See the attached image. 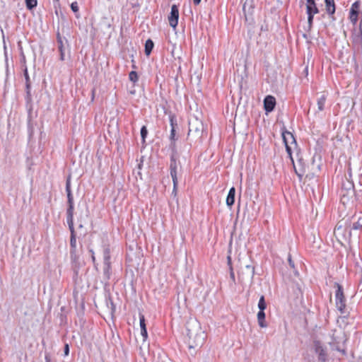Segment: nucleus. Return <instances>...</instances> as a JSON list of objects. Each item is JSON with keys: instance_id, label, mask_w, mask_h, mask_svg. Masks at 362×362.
<instances>
[{"instance_id": "obj_1", "label": "nucleus", "mask_w": 362, "mask_h": 362, "mask_svg": "<svg viewBox=\"0 0 362 362\" xmlns=\"http://www.w3.org/2000/svg\"><path fill=\"white\" fill-rule=\"evenodd\" d=\"M186 334L189 348H195L203 344L204 332L202 331L201 326L197 322H187Z\"/></svg>"}, {"instance_id": "obj_2", "label": "nucleus", "mask_w": 362, "mask_h": 362, "mask_svg": "<svg viewBox=\"0 0 362 362\" xmlns=\"http://www.w3.org/2000/svg\"><path fill=\"white\" fill-rule=\"evenodd\" d=\"M282 137L284 140V143L286 146V152L291 159L292 163H293V158L292 157V151L293 149L296 148L297 144L296 139L290 132L284 131L282 132Z\"/></svg>"}, {"instance_id": "obj_3", "label": "nucleus", "mask_w": 362, "mask_h": 362, "mask_svg": "<svg viewBox=\"0 0 362 362\" xmlns=\"http://www.w3.org/2000/svg\"><path fill=\"white\" fill-rule=\"evenodd\" d=\"M306 13L308 15V23L309 28H311L313 23L314 16L319 13L315 0H306Z\"/></svg>"}, {"instance_id": "obj_4", "label": "nucleus", "mask_w": 362, "mask_h": 362, "mask_svg": "<svg viewBox=\"0 0 362 362\" xmlns=\"http://www.w3.org/2000/svg\"><path fill=\"white\" fill-rule=\"evenodd\" d=\"M336 306L339 311L343 314L346 309V300L343 289L339 284H337V289L335 294Z\"/></svg>"}, {"instance_id": "obj_5", "label": "nucleus", "mask_w": 362, "mask_h": 362, "mask_svg": "<svg viewBox=\"0 0 362 362\" xmlns=\"http://www.w3.org/2000/svg\"><path fill=\"white\" fill-rule=\"evenodd\" d=\"M170 175L172 177L173 182V192L176 194L177 193V162L175 158L172 156L170 159Z\"/></svg>"}, {"instance_id": "obj_6", "label": "nucleus", "mask_w": 362, "mask_h": 362, "mask_svg": "<svg viewBox=\"0 0 362 362\" xmlns=\"http://www.w3.org/2000/svg\"><path fill=\"white\" fill-rule=\"evenodd\" d=\"M168 18L170 25L173 28H176L179 19V8L177 5L173 4L171 6V11Z\"/></svg>"}, {"instance_id": "obj_7", "label": "nucleus", "mask_w": 362, "mask_h": 362, "mask_svg": "<svg viewBox=\"0 0 362 362\" xmlns=\"http://www.w3.org/2000/svg\"><path fill=\"white\" fill-rule=\"evenodd\" d=\"M361 8V2L359 1H355L351 7L349 19L354 23H356L358 21L359 10Z\"/></svg>"}, {"instance_id": "obj_8", "label": "nucleus", "mask_w": 362, "mask_h": 362, "mask_svg": "<svg viewBox=\"0 0 362 362\" xmlns=\"http://www.w3.org/2000/svg\"><path fill=\"white\" fill-rule=\"evenodd\" d=\"M314 348L316 354H318V359L321 362H325L327 361V353L325 349L322 347L320 341H314Z\"/></svg>"}, {"instance_id": "obj_9", "label": "nucleus", "mask_w": 362, "mask_h": 362, "mask_svg": "<svg viewBox=\"0 0 362 362\" xmlns=\"http://www.w3.org/2000/svg\"><path fill=\"white\" fill-rule=\"evenodd\" d=\"M276 105V99L272 95H267L264 99V107L267 112H272Z\"/></svg>"}, {"instance_id": "obj_10", "label": "nucleus", "mask_w": 362, "mask_h": 362, "mask_svg": "<svg viewBox=\"0 0 362 362\" xmlns=\"http://www.w3.org/2000/svg\"><path fill=\"white\" fill-rule=\"evenodd\" d=\"M69 207L66 211V221L74 220V198L71 193L67 194Z\"/></svg>"}, {"instance_id": "obj_11", "label": "nucleus", "mask_w": 362, "mask_h": 362, "mask_svg": "<svg viewBox=\"0 0 362 362\" xmlns=\"http://www.w3.org/2000/svg\"><path fill=\"white\" fill-rule=\"evenodd\" d=\"M66 221L69 226V230L71 232L70 245L72 249L75 250L76 248V232L74 230V220Z\"/></svg>"}, {"instance_id": "obj_12", "label": "nucleus", "mask_w": 362, "mask_h": 362, "mask_svg": "<svg viewBox=\"0 0 362 362\" xmlns=\"http://www.w3.org/2000/svg\"><path fill=\"white\" fill-rule=\"evenodd\" d=\"M292 164H293V169H294L296 174L298 175L299 179L301 180L306 171L305 170V165L304 162L303 161L302 159L298 160V168H297L296 167L294 163Z\"/></svg>"}, {"instance_id": "obj_13", "label": "nucleus", "mask_w": 362, "mask_h": 362, "mask_svg": "<svg viewBox=\"0 0 362 362\" xmlns=\"http://www.w3.org/2000/svg\"><path fill=\"white\" fill-rule=\"evenodd\" d=\"M139 321H140V327H141V334L144 337V340H146L148 338V332L146 329V325L145 322V317L143 314H139Z\"/></svg>"}, {"instance_id": "obj_14", "label": "nucleus", "mask_w": 362, "mask_h": 362, "mask_svg": "<svg viewBox=\"0 0 362 362\" xmlns=\"http://www.w3.org/2000/svg\"><path fill=\"white\" fill-rule=\"evenodd\" d=\"M235 194V189L234 187H233L230 189L228 196L226 197V204L228 206H231L234 204Z\"/></svg>"}, {"instance_id": "obj_15", "label": "nucleus", "mask_w": 362, "mask_h": 362, "mask_svg": "<svg viewBox=\"0 0 362 362\" xmlns=\"http://www.w3.org/2000/svg\"><path fill=\"white\" fill-rule=\"evenodd\" d=\"M345 230L344 227L342 225L337 224L334 228V235L339 240L340 238L344 237V232Z\"/></svg>"}, {"instance_id": "obj_16", "label": "nucleus", "mask_w": 362, "mask_h": 362, "mask_svg": "<svg viewBox=\"0 0 362 362\" xmlns=\"http://www.w3.org/2000/svg\"><path fill=\"white\" fill-rule=\"evenodd\" d=\"M257 321L258 325L260 327L264 328L267 326L266 321H265V313L264 311L259 310L257 313Z\"/></svg>"}, {"instance_id": "obj_17", "label": "nucleus", "mask_w": 362, "mask_h": 362, "mask_svg": "<svg viewBox=\"0 0 362 362\" xmlns=\"http://www.w3.org/2000/svg\"><path fill=\"white\" fill-rule=\"evenodd\" d=\"M326 10L329 14H334L335 12L334 0H325Z\"/></svg>"}, {"instance_id": "obj_18", "label": "nucleus", "mask_w": 362, "mask_h": 362, "mask_svg": "<svg viewBox=\"0 0 362 362\" xmlns=\"http://www.w3.org/2000/svg\"><path fill=\"white\" fill-rule=\"evenodd\" d=\"M327 100V96L325 95H322L317 100V108L319 111H322L325 108V105Z\"/></svg>"}, {"instance_id": "obj_19", "label": "nucleus", "mask_w": 362, "mask_h": 362, "mask_svg": "<svg viewBox=\"0 0 362 362\" xmlns=\"http://www.w3.org/2000/svg\"><path fill=\"white\" fill-rule=\"evenodd\" d=\"M153 46H154V44H153V42L151 40V39H148L145 42V54L148 56L153 48Z\"/></svg>"}, {"instance_id": "obj_20", "label": "nucleus", "mask_w": 362, "mask_h": 362, "mask_svg": "<svg viewBox=\"0 0 362 362\" xmlns=\"http://www.w3.org/2000/svg\"><path fill=\"white\" fill-rule=\"evenodd\" d=\"M26 8L28 10H32L35 7L37 6V0H25Z\"/></svg>"}, {"instance_id": "obj_21", "label": "nucleus", "mask_w": 362, "mask_h": 362, "mask_svg": "<svg viewBox=\"0 0 362 362\" xmlns=\"http://www.w3.org/2000/svg\"><path fill=\"white\" fill-rule=\"evenodd\" d=\"M258 308H259V310H262V311H264V310L267 308V304H266L264 296H262L259 298V302H258Z\"/></svg>"}, {"instance_id": "obj_22", "label": "nucleus", "mask_w": 362, "mask_h": 362, "mask_svg": "<svg viewBox=\"0 0 362 362\" xmlns=\"http://www.w3.org/2000/svg\"><path fill=\"white\" fill-rule=\"evenodd\" d=\"M129 78L133 83L137 82L139 80L137 73L135 71H132L129 74Z\"/></svg>"}, {"instance_id": "obj_23", "label": "nucleus", "mask_w": 362, "mask_h": 362, "mask_svg": "<svg viewBox=\"0 0 362 362\" xmlns=\"http://www.w3.org/2000/svg\"><path fill=\"white\" fill-rule=\"evenodd\" d=\"M353 229L361 230L362 229V217L359 218L358 220L353 224Z\"/></svg>"}, {"instance_id": "obj_24", "label": "nucleus", "mask_w": 362, "mask_h": 362, "mask_svg": "<svg viewBox=\"0 0 362 362\" xmlns=\"http://www.w3.org/2000/svg\"><path fill=\"white\" fill-rule=\"evenodd\" d=\"M59 50L60 52V59L63 61L64 60V49L63 41H60V44H59Z\"/></svg>"}, {"instance_id": "obj_25", "label": "nucleus", "mask_w": 362, "mask_h": 362, "mask_svg": "<svg viewBox=\"0 0 362 362\" xmlns=\"http://www.w3.org/2000/svg\"><path fill=\"white\" fill-rule=\"evenodd\" d=\"M153 362H171L169 358L166 356H158L157 358H155Z\"/></svg>"}, {"instance_id": "obj_26", "label": "nucleus", "mask_w": 362, "mask_h": 362, "mask_svg": "<svg viewBox=\"0 0 362 362\" xmlns=\"http://www.w3.org/2000/svg\"><path fill=\"white\" fill-rule=\"evenodd\" d=\"M148 131L145 126H143L141 129V136L144 141H145V139L147 136Z\"/></svg>"}, {"instance_id": "obj_27", "label": "nucleus", "mask_w": 362, "mask_h": 362, "mask_svg": "<svg viewBox=\"0 0 362 362\" xmlns=\"http://www.w3.org/2000/svg\"><path fill=\"white\" fill-rule=\"evenodd\" d=\"M71 8L75 13H77L79 11V7L76 1L72 2L71 4Z\"/></svg>"}, {"instance_id": "obj_28", "label": "nucleus", "mask_w": 362, "mask_h": 362, "mask_svg": "<svg viewBox=\"0 0 362 362\" xmlns=\"http://www.w3.org/2000/svg\"><path fill=\"white\" fill-rule=\"evenodd\" d=\"M170 140L173 141V145L175 146V129L171 128L170 131Z\"/></svg>"}, {"instance_id": "obj_29", "label": "nucleus", "mask_w": 362, "mask_h": 362, "mask_svg": "<svg viewBox=\"0 0 362 362\" xmlns=\"http://www.w3.org/2000/svg\"><path fill=\"white\" fill-rule=\"evenodd\" d=\"M24 76H25V78L26 79L27 88H28L30 87V78H29V76H28V73L27 69H25L24 70Z\"/></svg>"}, {"instance_id": "obj_30", "label": "nucleus", "mask_w": 362, "mask_h": 362, "mask_svg": "<svg viewBox=\"0 0 362 362\" xmlns=\"http://www.w3.org/2000/svg\"><path fill=\"white\" fill-rule=\"evenodd\" d=\"M170 122L171 127L172 128L174 127L175 129V126L177 125V123H176L175 117L173 115L170 117Z\"/></svg>"}, {"instance_id": "obj_31", "label": "nucleus", "mask_w": 362, "mask_h": 362, "mask_svg": "<svg viewBox=\"0 0 362 362\" xmlns=\"http://www.w3.org/2000/svg\"><path fill=\"white\" fill-rule=\"evenodd\" d=\"M66 191L68 193H71V182H70V178H68L66 183Z\"/></svg>"}, {"instance_id": "obj_32", "label": "nucleus", "mask_w": 362, "mask_h": 362, "mask_svg": "<svg viewBox=\"0 0 362 362\" xmlns=\"http://www.w3.org/2000/svg\"><path fill=\"white\" fill-rule=\"evenodd\" d=\"M110 250L109 249H106L105 250V261L107 262V261L110 260Z\"/></svg>"}, {"instance_id": "obj_33", "label": "nucleus", "mask_w": 362, "mask_h": 362, "mask_svg": "<svg viewBox=\"0 0 362 362\" xmlns=\"http://www.w3.org/2000/svg\"><path fill=\"white\" fill-rule=\"evenodd\" d=\"M69 353V345L66 344H65V346H64V354L66 356H67Z\"/></svg>"}, {"instance_id": "obj_34", "label": "nucleus", "mask_w": 362, "mask_h": 362, "mask_svg": "<svg viewBox=\"0 0 362 362\" xmlns=\"http://www.w3.org/2000/svg\"><path fill=\"white\" fill-rule=\"evenodd\" d=\"M201 0H193V3L194 5L197 6L200 4Z\"/></svg>"}, {"instance_id": "obj_35", "label": "nucleus", "mask_w": 362, "mask_h": 362, "mask_svg": "<svg viewBox=\"0 0 362 362\" xmlns=\"http://www.w3.org/2000/svg\"><path fill=\"white\" fill-rule=\"evenodd\" d=\"M60 41H62V39L60 35L58 33V35H57V42H58V44H60Z\"/></svg>"}, {"instance_id": "obj_36", "label": "nucleus", "mask_w": 362, "mask_h": 362, "mask_svg": "<svg viewBox=\"0 0 362 362\" xmlns=\"http://www.w3.org/2000/svg\"><path fill=\"white\" fill-rule=\"evenodd\" d=\"M230 276L233 281H235V274L233 271L230 272Z\"/></svg>"}, {"instance_id": "obj_37", "label": "nucleus", "mask_w": 362, "mask_h": 362, "mask_svg": "<svg viewBox=\"0 0 362 362\" xmlns=\"http://www.w3.org/2000/svg\"><path fill=\"white\" fill-rule=\"evenodd\" d=\"M288 262H289L290 265L293 267V262L291 261V258H288Z\"/></svg>"}, {"instance_id": "obj_38", "label": "nucleus", "mask_w": 362, "mask_h": 362, "mask_svg": "<svg viewBox=\"0 0 362 362\" xmlns=\"http://www.w3.org/2000/svg\"><path fill=\"white\" fill-rule=\"evenodd\" d=\"M92 259H93V261H95V256H94V254L93 253L92 255Z\"/></svg>"}, {"instance_id": "obj_39", "label": "nucleus", "mask_w": 362, "mask_h": 362, "mask_svg": "<svg viewBox=\"0 0 362 362\" xmlns=\"http://www.w3.org/2000/svg\"><path fill=\"white\" fill-rule=\"evenodd\" d=\"M54 1H57V2H59V0H54Z\"/></svg>"}]
</instances>
